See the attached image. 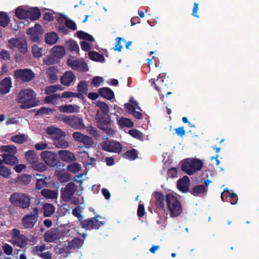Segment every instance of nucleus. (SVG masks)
<instances>
[{
    "instance_id": "obj_46",
    "label": "nucleus",
    "mask_w": 259,
    "mask_h": 259,
    "mask_svg": "<svg viewBox=\"0 0 259 259\" xmlns=\"http://www.w3.org/2000/svg\"><path fill=\"white\" fill-rule=\"evenodd\" d=\"M128 134L133 138L141 141H143L144 136L142 132L136 129H132L129 130Z\"/></svg>"
},
{
    "instance_id": "obj_10",
    "label": "nucleus",
    "mask_w": 259,
    "mask_h": 259,
    "mask_svg": "<svg viewBox=\"0 0 259 259\" xmlns=\"http://www.w3.org/2000/svg\"><path fill=\"white\" fill-rule=\"evenodd\" d=\"M61 121L75 129H83L85 127L82 118L78 116L71 115L62 117Z\"/></svg>"
},
{
    "instance_id": "obj_6",
    "label": "nucleus",
    "mask_w": 259,
    "mask_h": 259,
    "mask_svg": "<svg viewBox=\"0 0 259 259\" xmlns=\"http://www.w3.org/2000/svg\"><path fill=\"white\" fill-rule=\"evenodd\" d=\"M101 218L99 214L96 215L93 218H89L83 220L80 222L79 225L85 230H98L102 225L105 224V221H99V219Z\"/></svg>"
},
{
    "instance_id": "obj_18",
    "label": "nucleus",
    "mask_w": 259,
    "mask_h": 259,
    "mask_svg": "<svg viewBox=\"0 0 259 259\" xmlns=\"http://www.w3.org/2000/svg\"><path fill=\"white\" fill-rule=\"evenodd\" d=\"M75 78L76 76L72 71H67L61 76L60 82L65 86L69 87Z\"/></svg>"
},
{
    "instance_id": "obj_7",
    "label": "nucleus",
    "mask_w": 259,
    "mask_h": 259,
    "mask_svg": "<svg viewBox=\"0 0 259 259\" xmlns=\"http://www.w3.org/2000/svg\"><path fill=\"white\" fill-rule=\"evenodd\" d=\"M108 135L107 134L105 139H107L106 141H104L101 143V147L102 149L109 152H112L117 154H120L122 151V146L118 142L114 140H108ZM109 137H110L109 136Z\"/></svg>"
},
{
    "instance_id": "obj_20",
    "label": "nucleus",
    "mask_w": 259,
    "mask_h": 259,
    "mask_svg": "<svg viewBox=\"0 0 259 259\" xmlns=\"http://www.w3.org/2000/svg\"><path fill=\"white\" fill-rule=\"evenodd\" d=\"M190 180L188 176H184L178 180L177 187L183 193H187L189 191Z\"/></svg>"
},
{
    "instance_id": "obj_21",
    "label": "nucleus",
    "mask_w": 259,
    "mask_h": 259,
    "mask_svg": "<svg viewBox=\"0 0 259 259\" xmlns=\"http://www.w3.org/2000/svg\"><path fill=\"white\" fill-rule=\"evenodd\" d=\"M59 70L56 66H51L46 69V74L49 76L48 81L51 83H55L58 80Z\"/></svg>"
},
{
    "instance_id": "obj_40",
    "label": "nucleus",
    "mask_w": 259,
    "mask_h": 259,
    "mask_svg": "<svg viewBox=\"0 0 259 259\" xmlns=\"http://www.w3.org/2000/svg\"><path fill=\"white\" fill-rule=\"evenodd\" d=\"M41 195L47 199H55L57 197V193L54 191L49 189H43L41 192Z\"/></svg>"
},
{
    "instance_id": "obj_38",
    "label": "nucleus",
    "mask_w": 259,
    "mask_h": 259,
    "mask_svg": "<svg viewBox=\"0 0 259 259\" xmlns=\"http://www.w3.org/2000/svg\"><path fill=\"white\" fill-rule=\"evenodd\" d=\"M53 144L58 148L65 149L69 147L68 142L61 138L53 142Z\"/></svg>"
},
{
    "instance_id": "obj_51",
    "label": "nucleus",
    "mask_w": 259,
    "mask_h": 259,
    "mask_svg": "<svg viewBox=\"0 0 259 259\" xmlns=\"http://www.w3.org/2000/svg\"><path fill=\"white\" fill-rule=\"evenodd\" d=\"M81 207L80 206H77L75 207L72 210V212L73 215L77 218L78 222L79 223L83 219V217L81 214Z\"/></svg>"
},
{
    "instance_id": "obj_26",
    "label": "nucleus",
    "mask_w": 259,
    "mask_h": 259,
    "mask_svg": "<svg viewBox=\"0 0 259 259\" xmlns=\"http://www.w3.org/2000/svg\"><path fill=\"white\" fill-rule=\"evenodd\" d=\"M79 108L75 105H64L59 107V110L63 113H73L78 112Z\"/></svg>"
},
{
    "instance_id": "obj_42",
    "label": "nucleus",
    "mask_w": 259,
    "mask_h": 259,
    "mask_svg": "<svg viewBox=\"0 0 259 259\" xmlns=\"http://www.w3.org/2000/svg\"><path fill=\"white\" fill-rule=\"evenodd\" d=\"M2 152H7L8 154H15L17 153L16 147L14 145L2 146L0 148Z\"/></svg>"
},
{
    "instance_id": "obj_49",
    "label": "nucleus",
    "mask_w": 259,
    "mask_h": 259,
    "mask_svg": "<svg viewBox=\"0 0 259 259\" xmlns=\"http://www.w3.org/2000/svg\"><path fill=\"white\" fill-rule=\"evenodd\" d=\"M124 156L130 160H135L138 157V151L135 149L128 150L124 153Z\"/></svg>"
},
{
    "instance_id": "obj_29",
    "label": "nucleus",
    "mask_w": 259,
    "mask_h": 259,
    "mask_svg": "<svg viewBox=\"0 0 259 259\" xmlns=\"http://www.w3.org/2000/svg\"><path fill=\"white\" fill-rule=\"evenodd\" d=\"M58 40L57 34L55 32L47 33L45 36L46 42L50 45H53L57 42Z\"/></svg>"
},
{
    "instance_id": "obj_12",
    "label": "nucleus",
    "mask_w": 259,
    "mask_h": 259,
    "mask_svg": "<svg viewBox=\"0 0 259 259\" xmlns=\"http://www.w3.org/2000/svg\"><path fill=\"white\" fill-rule=\"evenodd\" d=\"M77 186L74 182L68 183L64 188L61 189V198L66 202L71 200L75 192L76 191Z\"/></svg>"
},
{
    "instance_id": "obj_8",
    "label": "nucleus",
    "mask_w": 259,
    "mask_h": 259,
    "mask_svg": "<svg viewBox=\"0 0 259 259\" xmlns=\"http://www.w3.org/2000/svg\"><path fill=\"white\" fill-rule=\"evenodd\" d=\"M38 218V209L34 207L32 212L24 215L22 219V223L26 229H32L36 224Z\"/></svg>"
},
{
    "instance_id": "obj_9",
    "label": "nucleus",
    "mask_w": 259,
    "mask_h": 259,
    "mask_svg": "<svg viewBox=\"0 0 259 259\" xmlns=\"http://www.w3.org/2000/svg\"><path fill=\"white\" fill-rule=\"evenodd\" d=\"M12 243L14 245L23 248L27 245L28 242V238L17 229H13L11 231Z\"/></svg>"
},
{
    "instance_id": "obj_31",
    "label": "nucleus",
    "mask_w": 259,
    "mask_h": 259,
    "mask_svg": "<svg viewBox=\"0 0 259 259\" xmlns=\"http://www.w3.org/2000/svg\"><path fill=\"white\" fill-rule=\"evenodd\" d=\"M161 76V75L159 74V76L157 77V78L156 80H155V79H151L150 80V81L151 82L152 84L154 85L155 89L158 92H160V87H163V86H165L166 84L163 83L164 82V79L165 77L163 78V76H162L161 77V80H160V77Z\"/></svg>"
},
{
    "instance_id": "obj_13",
    "label": "nucleus",
    "mask_w": 259,
    "mask_h": 259,
    "mask_svg": "<svg viewBox=\"0 0 259 259\" xmlns=\"http://www.w3.org/2000/svg\"><path fill=\"white\" fill-rule=\"evenodd\" d=\"M40 157L45 163L51 167H55L58 164L57 154L51 151H44L40 154Z\"/></svg>"
},
{
    "instance_id": "obj_24",
    "label": "nucleus",
    "mask_w": 259,
    "mask_h": 259,
    "mask_svg": "<svg viewBox=\"0 0 259 259\" xmlns=\"http://www.w3.org/2000/svg\"><path fill=\"white\" fill-rule=\"evenodd\" d=\"M15 154H3L2 155L4 163L10 165H15L19 162L18 158L14 155Z\"/></svg>"
},
{
    "instance_id": "obj_11",
    "label": "nucleus",
    "mask_w": 259,
    "mask_h": 259,
    "mask_svg": "<svg viewBox=\"0 0 259 259\" xmlns=\"http://www.w3.org/2000/svg\"><path fill=\"white\" fill-rule=\"evenodd\" d=\"M203 185H198L191 188L189 191L193 196L203 197L208 192V186L211 183V181L207 179H203L201 181Z\"/></svg>"
},
{
    "instance_id": "obj_64",
    "label": "nucleus",
    "mask_w": 259,
    "mask_h": 259,
    "mask_svg": "<svg viewBox=\"0 0 259 259\" xmlns=\"http://www.w3.org/2000/svg\"><path fill=\"white\" fill-rule=\"evenodd\" d=\"M2 248L4 253L6 255H10L12 254L13 248L10 245L8 244H5L4 246H3Z\"/></svg>"
},
{
    "instance_id": "obj_33",
    "label": "nucleus",
    "mask_w": 259,
    "mask_h": 259,
    "mask_svg": "<svg viewBox=\"0 0 259 259\" xmlns=\"http://www.w3.org/2000/svg\"><path fill=\"white\" fill-rule=\"evenodd\" d=\"M83 242V240L80 238H75L71 242L68 241L67 244L71 249H78L82 246Z\"/></svg>"
},
{
    "instance_id": "obj_39",
    "label": "nucleus",
    "mask_w": 259,
    "mask_h": 259,
    "mask_svg": "<svg viewBox=\"0 0 259 259\" xmlns=\"http://www.w3.org/2000/svg\"><path fill=\"white\" fill-rule=\"evenodd\" d=\"M77 92L81 93L82 95L87 94L88 88V83L85 80H81L79 82L77 87Z\"/></svg>"
},
{
    "instance_id": "obj_54",
    "label": "nucleus",
    "mask_w": 259,
    "mask_h": 259,
    "mask_svg": "<svg viewBox=\"0 0 259 259\" xmlns=\"http://www.w3.org/2000/svg\"><path fill=\"white\" fill-rule=\"evenodd\" d=\"M54 111L55 110L54 109L51 108L42 107L36 111L35 114L36 115H41L44 114L49 115L51 112H52Z\"/></svg>"
},
{
    "instance_id": "obj_63",
    "label": "nucleus",
    "mask_w": 259,
    "mask_h": 259,
    "mask_svg": "<svg viewBox=\"0 0 259 259\" xmlns=\"http://www.w3.org/2000/svg\"><path fill=\"white\" fill-rule=\"evenodd\" d=\"M47 183L46 181H44V178L43 179H36V188L38 190H40L44 187H46L47 186Z\"/></svg>"
},
{
    "instance_id": "obj_4",
    "label": "nucleus",
    "mask_w": 259,
    "mask_h": 259,
    "mask_svg": "<svg viewBox=\"0 0 259 259\" xmlns=\"http://www.w3.org/2000/svg\"><path fill=\"white\" fill-rule=\"evenodd\" d=\"M165 198L170 215L172 218L179 216L182 212V206L177 197L172 194H168Z\"/></svg>"
},
{
    "instance_id": "obj_22",
    "label": "nucleus",
    "mask_w": 259,
    "mask_h": 259,
    "mask_svg": "<svg viewBox=\"0 0 259 259\" xmlns=\"http://www.w3.org/2000/svg\"><path fill=\"white\" fill-rule=\"evenodd\" d=\"M12 81L10 77H5L0 81V94L5 95L10 92Z\"/></svg>"
},
{
    "instance_id": "obj_16",
    "label": "nucleus",
    "mask_w": 259,
    "mask_h": 259,
    "mask_svg": "<svg viewBox=\"0 0 259 259\" xmlns=\"http://www.w3.org/2000/svg\"><path fill=\"white\" fill-rule=\"evenodd\" d=\"M42 30L41 29V25L36 23L35 25L34 28H29L27 31V35H30V38L32 41L37 42L39 40V34H41Z\"/></svg>"
},
{
    "instance_id": "obj_27",
    "label": "nucleus",
    "mask_w": 259,
    "mask_h": 259,
    "mask_svg": "<svg viewBox=\"0 0 259 259\" xmlns=\"http://www.w3.org/2000/svg\"><path fill=\"white\" fill-rule=\"evenodd\" d=\"M27 18L31 20H36L39 18L41 13L37 7L32 8L28 10Z\"/></svg>"
},
{
    "instance_id": "obj_50",
    "label": "nucleus",
    "mask_w": 259,
    "mask_h": 259,
    "mask_svg": "<svg viewBox=\"0 0 259 259\" xmlns=\"http://www.w3.org/2000/svg\"><path fill=\"white\" fill-rule=\"evenodd\" d=\"M11 140L16 143L22 144L26 141V139L25 135H17L13 136L11 137Z\"/></svg>"
},
{
    "instance_id": "obj_41",
    "label": "nucleus",
    "mask_w": 259,
    "mask_h": 259,
    "mask_svg": "<svg viewBox=\"0 0 259 259\" xmlns=\"http://www.w3.org/2000/svg\"><path fill=\"white\" fill-rule=\"evenodd\" d=\"M76 35L79 38L81 39L89 41H94V38L92 35L81 30L78 31L76 32Z\"/></svg>"
},
{
    "instance_id": "obj_34",
    "label": "nucleus",
    "mask_w": 259,
    "mask_h": 259,
    "mask_svg": "<svg viewBox=\"0 0 259 259\" xmlns=\"http://www.w3.org/2000/svg\"><path fill=\"white\" fill-rule=\"evenodd\" d=\"M60 98L61 96L59 94H54L46 96L45 98L44 101L45 103L47 104H55Z\"/></svg>"
},
{
    "instance_id": "obj_15",
    "label": "nucleus",
    "mask_w": 259,
    "mask_h": 259,
    "mask_svg": "<svg viewBox=\"0 0 259 259\" xmlns=\"http://www.w3.org/2000/svg\"><path fill=\"white\" fill-rule=\"evenodd\" d=\"M60 234L57 229H51L46 231L44 235V240L48 243L53 242L60 238Z\"/></svg>"
},
{
    "instance_id": "obj_59",
    "label": "nucleus",
    "mask_w": 259,
    "mask_h": 259,
    "mask_svg": "<svg viewBox=\"0 0 259 259\" xmlns=\"http://www.w3.org/2000/svg\"><path fill=\"white\" fill-rule=\"evenodd\" d=\"M69 49L71 52H78L79 47L77 44L73 40H70L68 42Z\"/></svg>"
},
{
    "instance_id": "obj_5",
    "label": "nucleus",
    "mask_w": 259,
    "mask_h": 259,
    "mask_svg": "<svg viewBox=\"0 0 259 259\" xmlns=\"http://www.w3.org/2000/svg\"><path fill=\"white\" fill-rule=\"evenodd\" d=\"M11 203L14 205L22 209L28 208L30 205V197L23 193H14L10 198Z\"/></svg>"
},
{
    "instance_id": "obj_36",
    "label": "nucleus",
    "mask_w": 259,
    "mask_h": 259,
    "mask_svg": "<svg viewBox=\"0 0 259 259\" xmlns=\"http://www.w3.org/2000/svg\"><path fill=\"white\" fill-rule=\"evenodd\" d=\"M44 215L46 217H49L54 213L55 207L50 203H45L43 206Z\"/></svg>"
},
{
    "instance_id": "obj_60",
    "label": "nucleus",
    "mask_w": 259,
    "mask_h": 259,
    "mask_svg": "<svg viewBox=\"0 0 259 259\" xmlns=\"http://www.w3.org/2000/svg\"><path fill=\"white\" fill-rule=\"evenodd\" d=\"M124 40V39L121 37H117L116 38V43L115 45V47H114V51H117L118 52H120L121 49H122V46L121 45V41Z\"/></svg>"
},
{
    "instance_id": "obj_35",
    "label": "nucleus",
    "mask_w": 259,
    "mask_h": 259,
    "mask_svg": "<svg viewBox=\"0 0 259 259\" xmlns=\"http://www.w3.org/2000/svg\"><path fill=\"white\" fill-rule=\"evenodd\" d=\"M28 13V10H25L20 6L15 10V15L20 19H27Z\"/></svg>"
},
{
    "instance_id": "obj_30",
    "label": "nucleus",
    "mask_w": 259,
    "mask_h": 259,
    "mask_svg": "<svg viewBox=\"0 0 259 259\" xmlns=\"http://www.w3.org/2000/svg\"><path fill=\"white\" fill-rule=\"evenodd\" d=\"M53 55L57 58H61L65 54V50L63 47L61 46H56L52 49Z\"/></svg>"
},
{
    "instance_id": "obj_47",
    "label": "nucleus",
    "mask_w": 259,
    "mask_h": 259,
    "mask_svg": "<svg viewBox=\"0 0 259 259\" xmlns=\"http://www.w3.org/2000/svg\"><path fill=\"white\" fill-rule=\"evenodd\" d=\"M31 167L34 170L38 171H43L47 168V166L45 163L42 162H38V161L33 163L31 165Z\"/></svg>"
},
{
    "instance_id": "obj_37",
    "label": "nucleus",
    "mask_w": 259,
    "mask_h": 259,
    "mask_svg": "<svg viewBox=\"0 0 259 259\" xmlns=\"http://www.w3.org/2000/svg\"><path fill=\"white\" fill-rule=\"evenodd\" d=\"M31 180V177L28 174H23L17 178V182L23 185L29 184Z\"/></svg>"
},
{
    "instance_id": "obj_32",
    "label": "nucleus",
    "mask_w": 259,
    "mask_h": 259,
    "mask_svg": "<svg viewBox=\"0 0 259 259\" xmlns=\"http://www.w3.org/2000/svg\"><path fill=\"white\" fill-rule=\"evenodd\" d=\"M89 57L90 59L100 62H104L105 58L103 55L97 52L90 51L89 53Z\"/></svg>"
},
{
    "instance_id": "obj_61",
    "label": "nucleus",
    "mask_w": 259,
    "mask_h": 259,
    "mask_svg": "<svg viewBox=\"0 0 259 259\" xmlns=\"http://www.w3.org/2000/svg\"><path fill=\"white\" fill-rule=\"evenodd\" d=\"M55 57L53 56H48L44 59V62L45 64L47 65H51L55 64L56 63V60L55 59Z\"/></svg>"
},
{
    "instance_id": "obj_48",
    "label": "nucleus",
    "mask_w": 259,
    "mask_h": 259,
    "mask_svg": "<svg viewBox=\"0 0 259 259\" xmlns=\"http://www.w3.org/2000/svg\"><path fill=\"white\" fill-rule=\"evenodd\" d=\"M80 61L74 60L73 57H70L67 60V65L73 70L77 69Z\"/></svg>"
},
{
    "instance_id": "obj_44",
    "label": "nucleus",
    "mask_w": 259,
    "mask_h": 259,
    "mask_svg": "<svg viewBox=\"0 0 259 259\" xmlns=\"http://www.w3.org/2000/svg\"><path fill=\"white\" fill-rule=\"evenodd\" d=\"M10 22V19L6 13L0 12V26L6 27Z\"/></svg>"
},
{
    "instance_id": "obj_28",
    "label": "nucleus",
    "mask_w": 259,
    "mask_h": 259,
    "mask_svg": "<svg viewBox=\"0 0 259 259\" xmlns=\"http://www.w3.org/2000/svg\"><path fill=\"white\" fill-rule=\"evenodd\" d=\"M25 156L26 161L31 165L38 160V157L34 150H28L25 153Z\"/></svg>"
},
{
    "instance_id": "obj_52",
    "label": "nucleus",
    "mask_w": 259,
    "mask_h": 259,
    "mask_svg": "<svg viewBox=\"0 0 259 259\" xmlns=\"http://www.w3.org/2000/svg\"><path fill=\"white\" fill-rule=\"evenodd\" d=\"M47 249L45 244L41 245H37L34 246L32 248V253L34 255L39 256L40 252H42Z\"/></svg>"
},
{
    "instance_id": "obj_55",
    "label": "nucleus",
    "mask_w": 259,
    "mask_h": 259,
    "mask_svg": "<svg viewBox=\"0 0 259 259\" xmlns=\"http://www.w3.org/2000/svg\"><path fill=\"white\" fill-rule=\"evenodd\" d=\"M11 174V169L4 165L0 166V176L8 178Z\"/></svg>"
},
{
    "instance_id": "obj_23",
    "label": "nucleus",
    "mask_w": 259,
    "mask_h": 259,
    "mask_svg": "<svg viewBox=\"0 0 259 259\" xmlns=\"http://www.w3.org/2000/svg\"><path fill=\"white\" fill-rule=\"evenodd\" d=\"M155 199V204L157 208L164 210L165 204L164 200H166L165 197L163 195V193L156 191L154 192L153 194Z\"/></svg>"
},
{
    "instance_id": "obj_2",
    "label": "nucleus",
    "mask_w": 259,
    "mask_h": 259,
    "mask_svg": "<svg viewBox=\"0 0 259 259\" xmlns=\"http://www.w3.org/2000/svg\"><path fill=\"white\" fill-rule=\"evenodd\" d=\"M36 94L31 89L21 91L16 98V102L21 103L20 108L22 109H28L37 105L35 101Z\"/></svg>"
},
{
    "instance_id": "obj_3",
    "label": "nucleus",
    "mask_w": 259,
    "mask_h": 259,
    "mask_svg": "<svg viewBox=\"0 0 259 259\" xmlns=\"http://www.w3.org/2000/svg\"><path fill=\"white\" fill-rule=\"evenodd\" d=\"M202 160L197 158H187L181 164V170L189 175H192L200 170L203 167Z\"/></svg>"
},
{
    "instance_id": "obj_57",
    "label": "nucleus",
    "mask_w": 259,
    "mask_h": 259,
    "mask_svg": "<svg viewBox=\"0 0 259 259\" xmlns=\"http://www.w3.org/2000/svg\"><path fill=\"white\" fill-rule=\"evenodd\" d=\"M32 52L35 58H39L42 56V49L39 48L36 45L32 47Z\"/></svg>"
},
{
    "instance_id": "obj_14",
    "label": "nucleus",
    "mask_w": 259,
    "mask_h": 259,
    "mask_svg": "<svg viewBox=\"0 0 259 259\" xmlns=\"http://www.w3.org/2000/svg\"><path fill=\"white\" fill-rule=\"evenodd\" d=\"M15 75L24 82H29L34 77V73L29 69H21L15 71Z\"/></svg>"
},
{
    "instance_id": "obj_1",
    "label": "nucleus",
    "mask_w": 259,
    "mask_h": 259,
    "mask_svg": "<svg viewBox=\"0 0 259 259\" xmlns=\"http://www.w3.org/2000/svg\"><path fill=\"white\" fill-rule=\"evenodd\" d=\"M96 106L99 108L96 113L98 127L104 131L110 137H113L116 131L109 127L111 118L108 115L109 111L108 105L104 102L98 101Z\"/></svg>"
},
{
    "instance_id": "obj_56",
    "label": "nucleus",
    "mask_w": 259,
    "mask_h": 259,
    "mask_svg": "<svg viewBox=\"0 0 259 259\" xmlns=\"http://www.w3.org/2000/svg\"><path fill=\"white\" fill-rule=\"evenodd\" d=\"M224 192H227L229 193V196L230 197V202L232 204L235 205L237 204L238 199L236 194L234 193H230L229 190L227 188L225 189L224 193Z\"/></svg>"
},
{
    "instance_id": "obj_25",
    "label": "nucleus",
    "mask_w": 259,
    "mask_h": 259,
    "mask_svg": "<svg viewBox=\"0 0 259 259\" xmlns=\"http://www.w3.org/2000/svg\"><path fill=\"white\" fill-rule=\"evenodd\" d=\"M98 93L102 97L108 100H111L114 97V92L108 88H101L99 89Z\"/></svg>"
},
{
    "instance_id": "obj_19",
    "label": "nucleus",
    "mask_w": 259,
    "mask_h": 259,
    "mask_svg": "<svg viewBox=\"0 0 259 259\" xmlns=\"http://www.w3.org/2000/svg\"><path fill=\"white\" fill-rule=\"evenodd\" d=\"M58 155L61 160L66 163H72L76 160L74 154L68 150H60Z\"/></svg>"
},
{
    "instance_id": "obj_53",
    "label": "nucleus",
    "mask_w": 259,
    "mask_h": 259,
    "mask_svg": "<svg viewBox=\"0 0 259 259\" xmlns=\"http://www.w3.org/2000/svg\"><path fill=\"white\" fill-rule=\"evenodd\" d=\"M67 169L69 171L74 173H77L80 171L81 169L80 165L77 162H74L69 164L67 166Z\"/></svg>"
},
{
    "instance_id": "obj_62",
    "label": "nucleus",
    "mask_w": 259,
    "mask_h": 259,
    "mask_svg": "<svg viewBox=\"0 0 259 259\" xmlns=\"http://www.w3.org/2000/svg\"><path fill=\"white\" fill-rule=\"evenodd\" d=\"M103 81V79L100 76H95L93 77L92 80V84L95 87H98L100 86L101 83Z\"/></svg>"
},
{
    "instance_id": "obj_45",
    "label": "nucleus",
    "mask_w": 259,
    "mask_h": 259,
    "mask_svg": "<svg viewBox=\"0 0 259 259\" xmlns=\"http://www.w3.org/2000/svg\"><path fill=\"white\" fill-rule=\"evenodd\" d=\"M15 46L18 48L19 52L25 53L27 51V46L26 42L24 40H17L14 43Z\"/></svg>"
},
{
    "instance_id": "obj_58",
    "label": "nucleus",
    "mask_w": 259,
    "mask_h": 259,
    "mask_svg": "<svg viewBox=\"0 0 259 259\" xmlns=\"http://www.w3.org/2000/svg\"><path fill=\"white\" fill-rule=\"evenodd\" d=\"M81 143H82L87 148H90L94 144L92 138L88 136L85 135Z\"/></svg>"
},
{
    "instance_id": "obj_17",
    "label": "nucleus",
    "mask_w": 259,
    "mask_h": 259,
    "mask_svg": "<svg viewBox=\"0 0 259 259\" xmlns=\"http://www.w3.org/2000/svg\"><path fill=\"white\" fill-rule=\"evenodd\" d=\"M47 133L51 136L53 142L65 136V133L61 129L53 126L48 127L46 130Z\"/></svg>"
},
{
    "instance_id": "obj_43",
    "label": "nucleus",
    "mask_w": 259,
    "mask_h": 259,
    "mask_svg": "<svg viewBox=\"0 0 259 259\" xmlns=\"http://www.w3.org/2000/svg\"><path fill=\"white\" fill-rule=\"evenodd\" d=\"M118 124L121 127H132L134 126V123L129 118L121 117L118 120Z\"/></svg>"
}]
</instances>
